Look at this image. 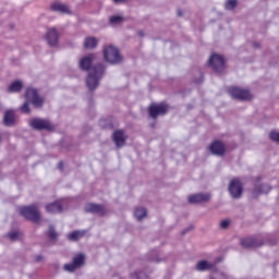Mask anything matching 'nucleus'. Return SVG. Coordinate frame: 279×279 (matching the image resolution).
<instances>
[{
	"label": "nucleus",
	"instance_id": "nucleus-24",
	"mask_svg": "<svg viewBox=\"0 0 279 279\" xmlns=\"http://www.w3.org/2000/svg\"><path fill=\"white\" fill-rule=\"evenodd\" d=\"M134 217L137 219V221H141V219H145L147 217V209L144 207H138L134 211Z\"/></svg>",
	"mask_w": 279,
	"mask_h": 279
},
{
	"label": "nucleus",
	"instance_id": "nucleus-37",
	"mask_svg": "<svg viewBox=\"0 0 279 279\" xmlns=\"http://www.w3.org/2000/svg\"><path fill=\"white\" fill-rule=\"evenodd\" d=\"M36 260H37V263L40 262V260H43V256H40V255L37 256V257H36Z\"/></svg>",
	"mask_w": 279,
	"mask_h": 279
},
{
	"label": "nucleus",
	"instance_id": "nucleus-4",
	"mask_svg": "<svg viewBox=\"0 0 279 279\" xmlns=\"http://www.w3.org/2000/svg\"><path fill=\"white\" fill-rule=\"evenodd\" d=\"M20 214L22 215V217H25V219H28L34 223H38V221H40V213L38 211V208L34 205L22 207L20 209Z\"/></svg>",
	"mask_w": 279,
	"mask_h": 279
},
{
	"label": "nucleus",
	"instance_id": "nucleus-35",
	"mask_svg": "<svg viewBox=\"0 0 279 279\" xmlns=\"http://www.w3.org/2000/svg\"><path fill=\"white\" fill-rule=\"evenodd\" d=\"M58 168L60 169V171H62V169H64V163L59 162Z\"/></svg>",
	"mask_w": 279,
	"mask_h": 279
},
{
	"label": "nucleus",
	"instance_id": "nucleus-28",
	"mask_svg": "<svg viewBox=\"0 0 279 279\" xmlns=\"http://www.w3.org/2000/svg\"><path fill=\"white\" fill-rule=\"evenodd\" d=\"M131 279H147V276L145 272L135 271L131 275Z\"/></svg>",
	"mask_w": 279,
	"mask_h": 279
},
{
	"label": "nucleus",
	"instance_id": "nucleus-21",
	"mask_svg": "<svg viewBox=\"0 0 279 279\" xmlns=\"http://www.w3.org/2000/svg\"><path fill=\"white\" fill-rule=\"evenodd\" d=\"M215 267V264L206 260H201L196 264L197 271H208V269H213Z\"/></svg>",
	"mask_w": 279,
	"mask_h": 279
},
{
	"label": "nucleus",
	"instance_id": "nucleus-26",
	"mask_svg": "<svg viewBox=\"0 0 279 279\" xmlns=\"http://www.w3.org/2000/svg\"><path fill=\"white\" fill-rule=\"evenodd\" d=\"M121 23H123V17L122 16L116 15V16L110 17V24L111 25H119Z\"/></svg>",
	"mask_w": 279,
	"mask_h": 279
},
{
	"label": "nucleus",
	"instance_id": "nucleus-32",
	"mask_svg": "<svg viewBox=\"0 0 279 279\" xmlns=\"http://www.w3.org/2000/svg\"><path fill=\"white\" fill-rule=\"evenodd\" d=\"M229 226H230V220H229V219H226V220H221V221H220V228H221L222 230L228 229Z\"/></svg>",
	"mask_w": 279,
	"mask_h": 279
},
{
	"label": "nucleus",
	"instance_id": "nucleus-11",
	"mask_svg": "<svg viewBox=\"0 0 279 279\" xmlns=\"http://www.w3.org/2000/svg\"><path fill=\"white\" fill-rule=\"evenodd\" d=\"M210 194L209 193H198L189 196L190 204H202L204 202H210Z\"/></svg>",
	"mask_w": 279,
	"mask_h": 279
},
{
	"label": "nucleus",
	"instance_id": "nucleus-7",
	"mask_svg": "<svg viewBox=\"0 0 279 279\" xmlns=\"http://www.w3.org/2000/svg\"><path fill=\"white\" fill-rule=\"evenodd\" d=\"M29 125L33 130H53V124H51V122L40 118H34L31 120Z\"/></svg>",
	"mask_w": 279,
	"mask_h": 279
},
{
	"label": "nucleus",
	"instance_id": "nucleus-2",
	"mask_svg": "<svg viewBox=\"0 0 279 279\" xmlns=\"http://www.w3.org/2000/svg\"><path fill=\"white\" fill-rule=\"evenodd\" d=\"M105 72L106 68H104L102 64H98L92 68L86 78L87 88L89 90H95V88L99 86V82H101V77H104Z\"/></svg>",
	"mask_w": 279,
	"mask_h": 279
},
{
	"label": "nucleus",
	"instance_id": "nucleus-34",
	"mask_svg": "<svg viewBox=\"0 0 279 279\" xmlns=\"http://www.w3.org/2000/svg\"><path fill=\"white\" fill-rule=\"evenodd\" d=\"M215 278H225V276H223V274L218 272V274H216V276L213 277L211 279H215Z\"/></svg>",
	"mask_w": 279,
	"mask_h": 279
},
{
	"label": "nucleus",
	"instance_id": "nucleus-1",
	"mask_svg": "<svg viewBox=\"0 0 279 279\" xmlns=\"http://www.w3.org/2000/svg\"><path fill=\"white\" fill-rule=\"evenodd\" d=\"M26 102L20 108L23 114H29V102L34 105L35 108H43V104H45V98L38 95V89L36 88H27L25 94Z\"/></svg>",
	"mask_w": 279,
	"mask_h": 279
},
{
	"label": "nucleus",
	"instance_id": "nucleus-19",
	"mask_svg": "<svg viewBox=\"0 0 279 279\" xmlns=\"http://www.w3.org/2000/svg\"><path fill=\"white\" fill-rule=\"evenodd\" d=\"M47 213H50L51 215H56L57 213H62L63 207H62V202L57 201L52 204H48L46 206Z\"/></svg>",
	"mask_w": 279,
	"mask_h": 279
},
{
	"label": "nucleus",
	"instance_id": "nucleus-17",
	"mask_svg": "<svg viewBox=\"0 0 279 279\" xmlns=\"http://www.w3.org/2000/svg\"><path fill=\"white\" fill-rule=\"evenodd\" d=\"M52 12H60L61 14H72L71 8L69 5L61 3V2H54L51 4Z\"/></svg>",
	"mask_w": 279,
	"mask_h": 279
},
{
	"label": "nucleus",
	"instance_id": "nucleus-38",
	"mask_svg": "<svg viewBox=\"0 0 279 279\" xmlns=\"http://www.w3.org/2000/svg\"><path fill=\"white\" fill-rule=\"evenodd\" d=\"M178 15L182 16V10H178Z\"/></svg>",
	"mask_w": 279,
	"mask_h": 279
},
{
	"label": "nucleus",
	"instance_id": "nucleus-36",
	"mask_svg": "<svg viewBox=\"0 0 279 279\" xmlns=\"http://www.w3.org/2000/svg\"><path fill=\"white\" fill-rule=\"evenodd\" d=\"M125 0H113L114 3H123Z\"/></svg>",
	"mask_w": 279,
	"mask_h": 279
},
{
	"label": "nucleus",
	"instance_id": "nucleus-10",
	"mask_svg": "<svg viewBox=\"0 0 279 279\" xmlns=\"http://www.w3.org/2000/svg\"><path fill=\"white\" fill-rule=\"evenodd\" d=\"M86 260V256L84 254H78L73 258V262L71 264H65L64 269L65 271L73 272L78 267H82Z\"/></svg>",
	"mask_w": 279,
	"mask_h": 279
},
{
	"label": "nucleus",
	"instance_id": "nucleus-13",
	"mask_svg": "<svg viewBox=\"0 0 279 279\" xmlns=\"http://www.w3.org/2000/svg\"><path fill=\"white\" fill-rule=\"evenodd\" d=\"M95 59H96V56L93 53L83 57L80 60V69L82 71H89L90 66H93V62H95Z\"/></svg>",
	"mask_w": 279,
	"mask_h": 279
},
{
	"label": "nucleus",
	"instance_id": "nucleus-8",
	"mask_svg": "<svg viewBox=\"0 0 279 279\" xmlns=\"http://www.w3.org/2000/svg\"><path fill=\"white\" fill-rule=\"evenodd\" d=\"M209 64L216 71V73H221L226 69V61L223 57L219 54H211L209 58Z\"/></svg>",
	"mask_w": 279,
	"mask_h": 279
},
{
	"label": "nucleus",
	"instance_id": "nucleus-25",
	"mask_svg": "<svg viewBox=\"0 0 279 279\" xmlns=\"http://www.w3.org/2000/svg\"><path fill=\"white\" fill-rule=\"evenodd\" d=\"M86 234V231H74L68 235V239L70 241H78V239H82Z\"/></svg>",
	"mask_w": 279,
	"mask_h": 279
},
{
	"label": "nucleus",
	"instance_id": "nucleus-33",
	"mask_svg": "<svg viewBox=\"0 0 279 279\" xmlns=\"http://www.w3.org/2000/svg\"><path fill=\"white\" fill-rule=\"evenodd\" d=\"M270 138H271V141H274L275 143H279V132H271V133H270Z\"/></svg>",
	"mask_w": 279,
	"mask_h": 279
},
{
	"label": "nucleus",
	"instance_id": "nucleus-3",
	"mask_svg": "<svg viewBox=\"0 0 279 279\" xmlns=\"http://www.w3.org/2000/svg\"><path fill=\"white\" fill-rule=\"evenodd\" d=\"M104 58L109 64H119L122 60L119 49L114 46H107L104 48Z\"/></svg>",
	"mask_w": 279,
	"mask_h": 279
},
{
	"label": "nucleus",
	"instance_id": "nucleus-18",
	"mask_svg": "<svg viewBox=\"0 0 279 279\" xmlns=\"http://www.w3.org/2000/svg\"><path fill=\"white\" fill-rule=\"evenodd\" d=\"M14 121H16L14 110H7L3 116L4 125H7L8 128H12V125H14Z\"/></svg>",
	"mask_w": 279,
	"mask_h": 279
},
{
	"label": "nucleus",
	"instance_id": "nucleus-30",
	"mask_svg": "<svg viewBox=\"0 0 279 279\" xmlns=\"http://www.w3.org/2000/svg\"><path fill=\"white\" fill-rule=\"evenodd\" d=\"M271 191V187L268 184L262 185V187L258 190V187L255 189V193H268Z\"/></svg>",
	"mask_w": 279,
	"mask_h": 279
},
{
	"label": "nucleus",
	"instance_id": "nucleus-16",
	"mask_svg": "<svg viewBox=\"0 0 279 279\" xmlns=\"http://www.w3.org/2000/svg\"><path fill=\"white\" fill-rule=\"evenodd\" d=\"M209 150L215 156H223V154L226 151V147L223 146V144L221 142L216 141V142L211 143V145L209 146Z\"/></svg>",
	"mask_w": 279,
	"mask_h": 279
},
{
	"label": "nucleus",
	"instance_id": "nucleus-22",
	"mask_svg": "<svg viewBox=\"0 0 279 279\" xmlns=\"http://www.w3.org/2000/svg\"><path fill=\"white\" fill-rule=\"evenodd\" d=\"M22 88H23V82L15 81L9 85L8 93H20Z\"/></svg>",
	"mask_w": 279,
	"mask_h": 279
},
{
	"label": "nucleus",
	"instance_id": "nucleus-9",
	"mask_svg": "<svg viewBox=\"0 0 279 279\" xmlns=\"http://www.w3.org/2000/svg\"><path fill=\"white\" fill-rule=\"evenodd\" d=\"M168 111H169V107L165 104L153 105L148 109L149 116L153 119H157L158 117H160L162 114H167Z\"/></svg>",
	"mask_w": 279,
	"mask_h": 279
},
{
	"label": "nucleus",
	"instance_id": "nucleus-31",
	"mask_svg": "<svg viewBox=\"0 0 279 279\" xmlns=\"http://www.w3.org/2000/svg\"><path fill=\"white\" fill-rule=\"evenodd\" d=\"M20 234L21 233L19 231H12L8 234V236L11 241H17Z\"/></svg>",
	"mask_w": 279,
	"mask_h": 279
},
{
	"label": "nucleus",
	"instance_id": "nucleus-6",
	"mask_svg": "<svg viewBox=\"0 0 279 279\" xmlns=\"http://www.w3.org/2000/svg\"><path fill=\"white\" fill-rule=\"evenodd\" d=\"M229 193L233 199H239V197L243 195V183H241V180H231L229 184Z\"/></svg>",
	"mask_w": 279,
	"mask_h": 279
},
{
	"label": "nucleus",
	"instance_id": "nucleus-5",
	"mask_svg": "<svg viewBox=\"0 0 279 279\" xmlns=\"http://www.w3.org/2000/svg\"><path fill=\"white\" fill-rule=\"evenodd\" d=\"M229 95L234 99H240L241 101H250L252 99V94L247 89L241 87H231L229 88Z\"/></svg>",
	"mask_w": 279,
	"mask_h": 279
},
{
	"label": "nucleus",
	"instance_id": "nucleus-39",
	"mask_svg": "<svg viewBox=\"0 0 279 279\" xmlns=\"http://www.w3.org/2000/svg\"><path fill=\"white\" fill-rule=\"evenodd\" d=\"M254 47H258V44H254Z\"/></svg>",
	"mask_w": 279,
	"mask_h": 279
},
{
	"label": "nucleus",
	"instance_id": "nucleus-20",
	"mask_svg": "<svg viewBox=\"0 0 279 279\" xmlns=\"http://www.w3.org/2000/svg\"><path fill=\"white\" fill-rule=\"evenodd\" d=\"M113 142L116 147H123L125 145V133L123 131H116L113 133Z\"/></svg>",
	"mask_w": 279,
	"mask_h": 279
},
{
	"label": "nucleus",
	"instance_id": "nucleus-29",
	"mask_svg": "<svg viewBox=\"0 0 279 279\" xmlns=\"http://www.w3.org/2000/svg\"><path fill=\"white\" fill-rule=\"evenodd\" d=\"M48 236L49 239H52V240L58 239V233L56 232V229L51 226L48 229Z\"/></svg>",
	"mask_w": 279,
	"mask_h": 279
},
{
	"label": "nucleus",
	"instance_id": "nucleus-15",
	"mask_svg": "<svg viewBox=\"0 0 279 279\" xmlns=\"http://www.w3.org/2000/svg\"><path fill=\"white\" fill-rule=\"evenodd\" d=\"M85 210L86 213H93L94 215H106V207L93 203L87 204Z\"/></svg>",
	"mask_w": 279,
	"mask_h": 279
},
{
	"label": "nucleus",
	"instance_id": "nucleus-12",
	"mask_svg": "<svg viewBox=\"0 0 279 279\" xmlns=\"http://www.w3.org/2000/svg\"><path fill=\"white\" fill-rule=\"evenodd\" d=\"M241 245L247 250L252 247H260V245H263V240L258 238H245L241 240Z\"/></svg>",
	"mask_w": 279,
	"mask_h": 279
},
{
	"label": "nucleus",
	"instance_id": "nucleus-23",
	"mask_svg": "<svg viewBox=\"0 0 279 279\" xmlns=\"http://www.w3.org/2000/svg\"><path fill=\"white\" fill-rule=\"evenodd\" d=\"M97 38L95 37H87L85 38V41H84V47L85 49H95V47H97Z\"/></svg>",
	"mask_w": 279,
	"mask_h": 279
},
{
	"label": "nucleus",
	"instance_id": "nucleus-27",
	"mask_svg": "<svg viewBox=\"0 0 279 279\" xmlns=\"http://www.w3.org/2000/svg\"><path fill=\"white\" fill-rule=\"evenodd\" d=\"M236 0H228L225 4L226 10H234L236 8Z\"/></svg>",
	"mask_w": 279,
	"mask_h": 279
},
{
	"label": "nucleus",
	"instance_id": "nucleus-14",
	"mask_svg": "<svg viewBox=\"0 0 279 279\" xmlns=\"http://www.w3.org/2000/svg\"><path fill=\"white\" fill-rule=\"evenodd\" d=\"M60 38V35L58 34V31L56 28H50L47 31L46 34V40L50 47H56L58 45V40Z\"/></svg>",
	"mask_w": 279,
	"mask_h": 279
}]
</instances>
